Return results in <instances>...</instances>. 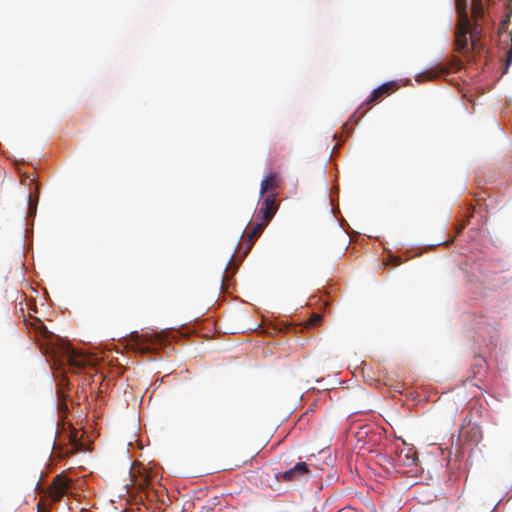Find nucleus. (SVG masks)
Instances as JSON below:
<instances>
[{
    "label": "nucleus",
    "mask_w": 512,
    "mask_h": 512,
    "mask_svg": "<svg viewBox=\"0 0 512 512\" xmlns=\"http://www.w3.org/2000/svg\"><path fill=\"white\" fill-rule=\"evenodd\" d=\"M69 440L71 445L74 447L75 450H82V443L78 439V432L77 431H71L69 435Z\"/></svg>",
    "instance_id": "obj_14"
},
{
    "label": "nucleus",
    "mask_w": 512,
    "mask_h": 512,
    "mask_svg": "<svg viewBox=\"0 0 512 512\" xmlns=\"http://www.w3.org/2000/svg\"><path fill=\"white\" fill-rule=\"evenodd\" d=\"M397 87L398 86L395 81L386 82L380 85L378 88L373 90L369 99L366 101V105L379 101L382 97L389 95L391 92H393Z\"/></svg>",
    "instance_id": "obj_10"
},
{
    "label": "nucleus",
    "mask_w": 512,
    "mask_h": 512,
    "mask_svg": "<svg viewBox=\"0 0 512 512\" xmlns=\"http://www.w3.org/2000/svg\"><path fill=\"white\" fill-rule=\"evenodd\" d=\"M29 326L45 353L51 354L61 365L67 364L73 372H79L90 364V358L84 353L75 350L70 345L54 343V340L58 341V339L39 319L30 322Z\"/></svg>",
    "instance_id": "obj_1"
},
{
    "label": "nucleus",
    "mask_w": 512,
    "mask_h": 512,
    "mask_svg": "<svg viewBox=\"0 0 512 512\" xmlns=\"http://www.w3.org/2000/svg\"><path fill=\"white\" fill-rule=\"evenodd\" d=\"M461 67V61L459 59H454L449 66H444L442 64H437L431 69H428L416 76L417 82L422 81H431L439 78L441 75L449 73L450 69L459 70Z\"/></svg>",
    "instance_id": "obj_5"
},
{
    "label": "nucleus",
    "mask_w": 512,
    "mask_h": 512,
    "mask_svg": "<svg viewBox=\"0 0 512 512\" xmlns=\"http://www.w3.org/2000/svg\"><path fill=\"white\" fill-rule=\"evenodd\" d=\"M69 489L70 480L65 476L57 475L48 488V494L53 502H58Z\"/></svg>",
    "instance_id": "obj_8"
},
{
    "label": "nucleus",
    "mask_w": 512,
    "mask_h": 512,
    "mask_svg": "<svg viewBox=\"0 0 512 512\" xmlns=\"http://www.w3.org/2000/svg\"><path fill=\"white\" fill-rule=\"evenodd\" d=\"M166 341L167 333L165 332H146L140 334L135 331L130 334L131 346L136 353L140 354L154 353L163 346Z\"/></svg>",
    "instance_id": "obj_2"
},
{
    "label": "nucleus",
    "mask_w": 512,
    "mask_h": 512,
    "mask_svg": "<svg viewBox=\"0 0 512 512\" xmlns=\"http://www.w3.org/2000/svg\"><path fill=\"white\" fill-rule=\"evenodd\" d=\"M280 187V178L278 173L270 172L260 184V196L262 197L269 192H275Z\"/></svg>",
    "instance_id": "obj_9"
},
{
    "label": "nucleus",
    "mask_w": 512,
    "mask_h": 512,
    "mask_svg": "<svg viewBox=\"0 0 512 512\" xmlns=\"http://www.w3.org/2000/svg\"><path fill=\"white\" fill-rule=\"evenodd\" d=\"M483 438L481 427L477 423H472L469 418H465L461 425L458 439L472 446H477Z\"/></svg>",
    "instance_id": "obj_3"
},
{
    "label": "nucleus",
    "mask_w": 512,
    "mask_h": 512,
    "mask_svg": "<svg viewBox=\"0 0 512 512\" xmlns=\"http://www.w3.org/2000/svg\"><path fill=\"white\" fill-rule=\"evenodd\" d=\"M37 512H48L45 505L41 501L37 504Z\"/></svg>",
    "instance_id": "obj_18"
},
{
    "label": "nucleus",
    "mask_w": 512,
    "mask_h": 512,
    "mask_svg": "<svg viewBox=\"0 0 512 512\" xmlns=\"http://www.w3.org/2000/svg\"><path fill=\"white\" fill-rule=\"evenodd\" d=\"M277 210L278 205L276 203V194H267L261 202L257 216L261 219L262 222L268 224L274 217Z\"/></svg>",
    "instance_id": "obj_7"
},
{
    "label": "nucleus",
    "mask_w": 512,
    "mask_h": 512,
    "mask_svg": "<svg viewBox=\"0 0 512 512\" xmlns=\"http://www.w3.org/2000/svg\"><path fill=\"white\" fill-rule=\"evenodd\" d=\"M389 263H390V264H393L394 266H398V265H400V264H401V259H400V258H398V257H394V256H392V257L390 258V260H389Z\"/></svg>",
    "instance_id": "obj_17"
},
{
    "label": "nucleus",
    "mask_w": 512,
    "mask_h": 512,
    "mask_svg": "<svg viewBox=\"0 0 512 512\" xmlns=\"http://www.w3.org/2000/svg\"><path fill=\"white\" fill-rule=\"evenodd\" d=\"M322 321V315L318 313H314L308 320V327H315Z\"/></svg>",
    "instance_id": "obj_15"
},
{
    "label": "nucleus",
    "mask_w": 512,
    "mask_h": 512,
    "mask_svg": "<svg viewBox=\"0 0 512 512\" xmlns=\"http://www.w3.org/2000/svg\"><path fill=\"white\" fill-rule=\"evenodd\" d=\"M456 6L458 11V18L461 16L462 12L467 14V0H456Z\"/></svg>",
    "instance_id": "obj_16"
},
{
    "label": "nucleus",
    "mask_w": 512,
    "mask_h": 512,
    "mask_svg": "<svg viewBox=\"0 0 512 512\" xmlns=\"http://www.w3.org/2000/svg\"><path fill=\"white\" fill-rule=\"evenodd\" d=\"M266 225L267 224L262 221L252 225L250 230L247 232V236L245 239V241L248 242V246H247V250L245 251V254H247L248 251L251 250L254 241L261 235V233L263 232Z\"/></svg>",
    "instance_id": "obj_11"
},
{
    "label": "nucleus",
    "mask_w": 512,
    "mask_h": 512,
    "mask_svg": "<svg viewBox=\"0 0 512 512\" xmlns=\"http://www.w3.org/2000/svg\"><path fill=\"white\" fill-rule=\"evenodd\" d=\"M511 59H512V38H511V47L508 52L507 64L510 63Z\"/></svg>",
    "instance_id": "obj_19"
},
{
    "label": "nucleus",
    "mask_w": 512,
    "mask_h": 512,
    "mask_svg": "<svg viewBox=\"0 0 512 512\" xmlns=\"http://www.w3.org/2000/svg\"><path fill=\"white\" fill-rule=\"evenodd\" d=\"M469 18L462 12L458 19L455 32V50L464 53L468 48Z\"/></svg>",
    "instance_id": "obj_4"
},
{
    "label": "nucleus",
    "mask_w": 512,
    "mask_h": 512,
    "mask_svg": "<svg viewBox=\"0 0 512 512\" xmlns=\"http://www.w3.org/2000/svg\"><path fill=\"white\" fill-rule=\"evenodd\" d=\"M472 15L474 18H479L483 15L481 0H472Z\"/></svg>",
    "instance_id": "obj_13"
},
{
    "label": "nucleus",
    "mask_w": 512,
    "mask_h": 512,
    "mask_svg": "<svg viewBox=\"0 0 512 512\" xmlns=\"http://www.w3.org/2000/svg\"><path fill=\"white\" fill-rule=\"evenodd\" d=\"M310 474L308 465L305 462H298L294 467L285 471L276 473L274 475L276 480H283L285 482L300 481L307 478Z\"/></svg>",
    "instance_id": "obj_6"
},
{
    "label": "nucleus",
    "mask_w": 512,
    "mask_h": 512,
    "mask_svg": "<svg viewBox=\"0 0 512 512\" xmlns=\"http://www.w3.org/2000/svg\"><path fill=\"white\" fill-rule=\"evenodd\" d=\"M480 25L479 24H474L473 26H471V24L469 23V36H470V40H471V46L472 48H475L476 47V40H475V37L477 34L480 33Z\"/></svg>",
    "instance_id": "obj_12"
}]
</instances>
